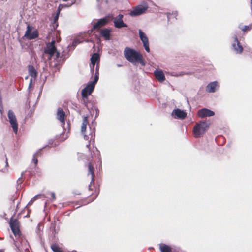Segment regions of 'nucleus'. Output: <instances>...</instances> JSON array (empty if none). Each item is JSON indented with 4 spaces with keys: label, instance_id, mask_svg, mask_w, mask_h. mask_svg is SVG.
I'll use <instances>...</instances> for the list:
<instances>
[{
    "label": "nucleus",
    "instance_id": "obj_27",
    "mask_svg": "<svg viewBox=\"0 0 252 252\" xmlns=\"http://www.w3.org/2000/svg\"><path fill=\"white\" fill-rule=\"evenodd\" d=\"M252 28V27H249L247 26H245L243 28H241L242 30L245 31L246 30H249Z\"/></svg>",
    "mask_w": 252,
    "mask_h": 252
},
{
    "label": "nucleus",
    "instance_id": "obj_9",
    "mask_svg": "<svg viewBox=\"0 0 252 252\" xmlns=\"http://www.w3.org/2000/svg\"><path fill=\"white\" fill-rule=\"evenodd\" d=\"M10 226L14 235L15 236H19L20 232L18 221L16 220L11 219L10 221Z\"/></svg>",
    "mask_w": 252,
    "mask_h": 252
},
{
    "label": "nucleus",
    "instance_id": "obj_29",
    "mask_svg": "<svg viewBox=\"0 0 252 252\" xmlns=\"http://www.w3.org/2000/svg\"><path fill=\"white\" fill-rule=\"evenodd\" d=\"M51 196H52V197L53 199L55 200V198H56V197H55V193H53V192H52V193H51Z\"/></svg>",
    "mask_w": 252,
    "mask_h": 252
},
{
    "label": "nucleus",
    "instance_id": "obj_30",
    "mask_svg": "<svg viewBox=\"0 0 252 252\" xmlns=\"http://www.w3.org/2000/svg\"><path fill=\"white\" fill-rule=\"evenodd\" d=\"M76 44H77V42H76V41L73 42V43H72V45H73L74 47H75V46H76Z\"/></svg>",
    "mask_w": 252,
    "mask_h": 252
},
{
    "label": "nucleus",
    "instance_id": "obj_5",
    "mask_svg": "<svg viewBox=\"0 0 252 252\" xmlns=\"http://www.w3.org/2000/svg\"><path fill=\"white\" fill-rule=\"evenodd\" d=\"M8 121L11 125L13 131L15 134L18 132V123L16 116L12 110H9L8 112Z\"/></svg>",
    "mask_w": 252,
    "mask_h": 252
},
{
    "label": "nucleus",
    "instance_id": "obj_19",
    "mask_svg": "<svg viewBox=\"0 0 252 252\" xmlns=\"http://www.w3.org/2000/svg\"><path fill=\"white\" fill-rule=\"evenodd\" d=\"M64 116L65 113L62 109H59L57 114V118L63 124H64Z\"/></svg>",
    "mask_w": 252,
    "mask_h": 252
},
{
    "label": "nucleus",
    "instance_id": "obj_6",
    "mask_svg": "<svg viewBox=\"0 0 252 252\" xmlns=\"http://www.w3.org/2000/svg\"><path fill=\"white\" fill-rule=\"evenodd\" d=\"M38 35V32L36 29L28 25L25 34V37L28 39H33Z\"/></svg>",
    "mask_w": 252,
    "mask_h": 252
},
{
    "label": "nucleus",
    "instance_id": "obj_10",
    "mask_svg": "<svg viewBox=\"0 0 252 252\" xmlns=\"http://www.w3.org/2000/svg\"><path fill=\"white\" fill-rule=\"evenodd\" d=\"M88 123V122L87 117H84V118L83 119V122L82 124L81 129V133L83 134H84V139L85 140H89V139L90 140L94 139V136H93V134H91L90 137H89V136L88 135L85 134V132L86 131V126H87Z\"/></svg>",
    "mask_w": 252,
    "mask_h": 252
},
{
    "label": "nucleus",
    "instance_id": "obj_34",
    "mask_svg": "<svg viewBox=\"0 0 252 252\" xmlns=\"http://www.w3.org/2000/svg\"><path fill=\"white\" fill-rule=\"evenodd\" d=\"M36 197H34L33 199L34 200L36 199Z\"/></svg>",
    "mask_w": 252,
    "mask_h": 252
},
{
    "label": "nucleus",
    "instance_id": "obj_21",
    "mask_svg": "<svg viewBox=\"0 0 252 252\" xmlns=\"http://www.w3.org/2000/svg\"><path fill=\"white\" fill-rule=\"evenodd\" d=\"M110 31L109 30L105 29L101 31L100 34L106 40H109L110 39Z\"/></svg>",
    "mask_w": 252,
    "mask_h": 252
},
{
    "label": "nucleus",
    "instance_id": "obj_26",
    "mask_svg": "<svg viewBox=\"0 0 252 252\" xmlns=\"http://www.w3.org/2000/svg\"><path fill=\"white\" fill-rule=\"evenodd\" d=\"M67 7L66 4H60L58 7V13L63 8Z\"/></svg>",
    "mask_w": 252,
    "mask_h": 252
},
{
    "label": "nucleus",
    "instance_id": "obj_22",
    "mask_svg": "<svg viewBox=\"0 0 252 252\" xmlns=\"http://www.w3.org/2000/svg\"><path fill=\"white\" fill-rule=\"evenodd\" d=\"M29 73L30 76L33 78H35L37 75V72L32 66H29L28 67Z\"/></svg>",
    "mask_w": 252,
    "mask_h": 252
},
{
    "label": "nucleus",
    "instance_id": "obj_1",
    "mask_svg": "<svg viewBox=\"0 0 252 252\" xmlns=\"http://www.w3.org/2000/svg\"><path fill=\"white\" fill-rule=\"evenodd\" d=\"M124 54L125 57L133 63L135 64L136 62H139L142 66L145 65L142 55L135 50L126 47L124 50Z\"/></svg>",
    "mask_w": 252,
    "mask_h": 252
},
{
    "label": "nucleus",
    "instance_id": "obj_28",
    "mask_svg": "<svg viewBox=\"0 0 252 252\" xmlns=\"http://www.w3.org/2000/svg\"><path fill=\"white\" fill-rule=\"evenodd\" d=\"M33 161L34 162V163L35 164H36L37 162V159L36 158H35L34 157H33Z\"/></svg>",
    "mask_w": 252,
    "mask_h": 252
},
{
    "label": "nucleus",
    "instance_id": "obj_4",
    "mask_svg": "<svg viewBox=\"0 0 252 252\" xmlns=\"http://www.w3.org/2000/svg\"><path fill=\"white\" fill-rule=\"evenodd\" d=\"M148 8V4L143 2L141 4L133 8L129 14L132 16H136L144 13Z\"/></svg>",
    "mask_w": 252,
    "mask_h": 252
},
{
    "label": "nucleus",
    "instance_id": "obj_32",
    "mask_svg": "<svg viewBox=\"0 0 252 252\" xmlns=\"http://www.w3.org/2000/svg\"><path fill=\"white\" fill-rule=\"evenodd\" d=\"M1 108V97H0V109Z\"/></svg>",
    "mask_w": 252,
    "mask_h": 252
},
{
    "label": "nucleus",
    "instance_id": "obj_7",
    "mask_svg": "<svg viewBox=\"0 0 252 252\" xmlns=\"http://www.w3.org/2000/svg\"><path fill=\"white\" fill-rule=\"evenodd\" d=\"M94 88L93 83L92 85L88 83L86 87L82 90L81 94L85 103L87 101L88 96L93 92Z\"/></svg>",
    "mask_w": 252,
    "mask_h": 252
},
{
    "label": "nucleus",
    "instance_id": "obj_15",
    "mask_svg": "<svg viewBox=\"0 0 252 252\" xmlns=\"http://www.w3.org/2000/svg\"><path fill=\"white\" fill-rule=\"evenodd\" d=\"M219 85L217 81L210 83L206 87V91L209 93H213L218 89Z\"/></svg>",
    "mask_w": 252,
    "mask_h": 252
},
{
    "label": "nucleus",
    "instance_id": "obj_13",
    "mask_svg": "<svg viewBox=\"0 0 252 252\" xmlns=\"http://www.w3.org/2000/svg\"><path fill=\"white\" fill-rule=\"evenodd\" d=\"M198 115L200 118H204L206 117H210L214 116L215 114V113L206 108H203L202 109L199 110L197 112Z\"/></svg>",
    "mask_w": 252,
    "mask_h": 252
},
{
    "label": "nucleus",
    "instance_id": "obj_2",
    "mask_svg": "<svg viewBox=\"0 0 252 252\" xmlns=\"http://www.w3.org/2000/svg\"><path fill=\"white\" fill-rule=\"evenodd\" d=\"M209 127V124L205 121H200L194 126L193 134L195 137L198 138L202 136Z\"/></svg>",
    "mask_w": 252,
    "mask_h": 252
},
{
    "label": "nucleus",
    "instance_id": "obj_12",
    "mask_svg": "<svg viewBox=\"0 0 252 252\" xmlns=\"http://www.w3.org/2000/svg\"><path fill=\"white\" fill-rule=\"evenodd\" d=\"M172 115L175 118L184 119L187 116V113L184 111L179 109H176L172 112Z\"/></svg>",
    "mask_w": 252,
    "mask_h": 252
},
{
    "label": "nucleus",
    "instance_id": "obj_20",
    "mask_svg": "<svg viewBox=\"0 0 252 252\" xmlns=\"http://www.w3.org/2000/svg\"><path fill=\"white\" fill-rule=\"evenodd\" d=\"M159 249L161 252H172L171 247L164 244H160Z\"/></svg>",
    "mask_w": 252,
    "mask_h": 252
},
{
    "label": "nucleus",
    "instance_id": "obj_25",
    "mask_svg": "<svg viewBox=\"0 0 252 252\" xmlns=\"http://www.w3.org/2000/svg\"><path fill=\"white\" fill-rule=\"evenodd\" d=\"M98 80V76L97 75H96L95 76V78H94V81H92V82H89V84H90V85H92L93 83L94 87L96 83V82H97Z\"/></svg>",
    "mask_w": 252,
    "mask_h": 252
},
{
    "label": "nucleus",
    "instance_id": "obj_3",
    "mask_svg": "<svg viewBox=\"0 0 252 252\" xmlns=\"http://www.w3.org/2000/svg\"><path fill=\"white\" fill-rule=\"evenodd\" d=\"M56 55V58L59 56V53L57 52L55 46V41H52L51 43L47 45L44 53L43 55V58L45 60H51L52 57Z\"/></svg>",
    "mask_w": 252,
    "mask_h": 252
},
{
    "label": "nucleus",
    "instance_id": "obj_33",
    "mask_svg": "<svg viewBox=\"0 0 252 252\" xmlns=\"http://www.w3.org/2000/svg\"><path fill=\"white\" fill-rule=\"evenodd\" d=\"M32 79H31V82H30V86H31V84H32Z\"/></svg>",
    "mask_w": 252,
    "mask_h": 252
},
{
    "label": "nucleus",
    "instance_id": "obj_17",
    "mask_svg": "<svg viewBox=\"0 0 252 252\" xmlns=\"http://www.w3.org/2000/svg\"><path fill=\"white\" fill-rule=\"evenodd\" d=\"M100 60V57L98 54L97 53H94V54L91 58V69H94V65L96 63H98L99 62Z\"/></svg>",
    "mask_w": 252,
    "mask_h": 252
},
{
    "label": "nucleus",
    "instance_id": "obj_11",
    "mask_svg": "<svg viewBox=\"0 0 252 252\" xmlns=\"http://www.w3.org/2000/svg\"><path fill=\"white\" fill-rule=\"evenodd\" d=\"M123 15L122 14H119L118 16L115 17L114 19V23L115 26L118 28H121L122 27H126L127 25L124 23L123 21Z\"/></svg>",
    "mask_w": 252,
    "mask_h": 252
},
{
    "label": "nucleus",
    "instance_id": "obj_31",
    "mask_svg": "<svg viewBox=\"0 0 252 252\" xmlns=\"http://www.w3.org/2000/svg\"><path fill=\"white\" fill-rule=\"evenodd\" d=\"M58 18V14H57V15L56 16V17H55V21L57 20Z\"/></svg>",
    "mask_w": 252,
    "mask_h": 252
},
{
    "label": "nucleus",
    "instance_id": "obj_24",
    "mask_svg": "<svg viewBox=\"0 0 252 252\" xmlns=\"http://www.w3.org/2000/svg\"><path fill=\"white\" fill-rule=\"evenodd\" d=\"M88 168H89V171L92 175V181H93L94 177V172L93 171V167L91 164H89Z\"/></svg>",
    "mask_w": 252,
    "mask_h": 252
},
{
    "label": "nucleus",
    "instance_id": "obj_18",
    "mask_svg": "<svg viewBox=\"0 0 252 252\" xmlns=\"http://www.w3.org/2000/svg\"><path fill=\"white\" fill-rule=\"evenodd\" d=\"M234 50L237 53H240L243 51V47L240 44V42L238 41L236 37H234V43L232 44Z\"/></svg>",
    "mask_w": 252,
    "mask_h": 252
},
{
    "label": "nucleus",
    "instance_id": "obj_14",
    "mask_svg": "<svg viewBox=\"0 0 252 252\" xmlns=\"http://www.w3.org/2000/svg\"><path fill=\"white\" fill-rule=\"evenodd\" d=\"M154 75L156 79L159 82H163L165 80V76L163 72L161 70L156 69L154 71Z\"/></svg>",
    "mask_w": 252,
    "mask_h": 252
},
{
    "label": "nucleus",
    "instance_id": "obj_16",
    "mask_svg": "<svg viewBox=\"0 0 252 252\" xmlns=\"http://www.w3.org/2000/svg\"><path fill=\"white\" fill-rule=\"evenodd\" d=\"M108 22V20L106 18L100 19L97 21L93 25L94 29H99L101 27L105 25Z\"/></svg>",
    "mask_w": 252,
    "mask_h": 252
},
{
    "label": "nucleus",
    "instance_id": "obj_23",
    "mask_svg": "<svg viewBox=\"0 0 252 252\" xmlns=\"http://www.w3.org/2000/svg\"><path fill=\"white\" fill-rule=\"evenodd\" d=\"M51 248L54 252H63L61 249L57 245H52L51 246Z\"/></svg>",
    "mask_w": 252,
    "mask_h": 252
},
{
    "label": "nucleus",
    "instance_id": "obj_35",
    "mask_svg": "<svg viewBox=\"0 0 252 252\" xmlns=\"http://www.w3.org/2000/svg\"><path fill=\"white\" fill-rule=\"evenodd\" d=\"M89 145H90V144H89L88 145H87V146L88 147H89Z\"/></svg>",
    "mask_w": 252,
    "mask_h": 252
},
{
    "label": "nucleus",
    "instance_id": "obj_8",
    "mask_svg": "<svg viewBox=\"0 0 252 252\" xmlns=\"http://www.w3.org/2000/svg\"><path fill=\"white\" fill-rule=\"evenodd\" d=\"M138 32H139V37H140L141 41L143 43V46H144L145 50L147 52H150V48H149V40H148V38L147 35L141 30H139Z\"/></svg>",
    "mask_w": 252,
    "mask_h": 252
}]
</instances>
